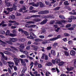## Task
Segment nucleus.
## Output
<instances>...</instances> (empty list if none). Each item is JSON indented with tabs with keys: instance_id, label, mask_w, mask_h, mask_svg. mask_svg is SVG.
<instances>
[{
	"instance_id": "obj_1",
	"label": "nucleus",
	"mask_w": 76,
	"mask_h": 76,
	"mask_svg": "<svg viewBox=\"0 0 76 76\" xmlns=\"http://www.w3.org/2000/svg\"><path fill=\"white\" fill-rule=\"evenodd\" d=\"M29 4L32 5V6H34V7H38L39 4L40 7H43L44 6V4H43L42 2H37L36 4H35L34 2H33L30 3Z\"/></svg>"
},
{
	"instance_id": "obj_2",
	"label": "nucleus",
	"mask_w": 76,
	"mask_h": 76,
	"mask_svg": "<svg viewBox=\"0 0 76 76\" xmlns=\"http://www.w3.org/2000/svg\"><path fill=\"white\" fill-rule=\"evenodd\" d=\"M33 21H27V23H31L32 24H34L35 23V22H40V21H41V19H39L38 18H35L33 19Z\"/></svg>"
},
{
	"instance_id": "obj_3",
	"label": "nucleus",
	"mask_w": 76,
	"mask_h": 76,
	"mask_svg": "<svg viewBox=\"0 0 76 76\" xmlns=\"http://www.w3.org/2000/svg\"><path fill=\"white\" fill-rule=\"evenodd\" d=\"M10 41H7V43H8L10 45H13V42H15L16 41V39L14 38H10Z\"/></svg>"
},
{
	"instance_id": "obj_4",
	"label": "nucleus",
	"mask_w": 76,
	"mask_h": 76,
	"mask_svg": "<svg viewBox=\"0 0 76 76\" xmlns=\"http://www.w3.org/2000/svg\"><path fill=\"white\" fill-rule=\"evenodd\" d=\"M6 10L8 12H7V11H4V14L6 15H9V12H12L13 10V7L12 8H7L6 9Z\"/></svg>"
},
{
	"instance_id": "obj_5",
	"label": "nucleus",
	"mask_w": 76,
	"mask_h": 76,
	"mask_svg": "<svg viewBox=\"0 0 76 76\" xmlns=\"http://www.w3.org/2000/svg\"><path fill=\"white\" fill-rule=\"evenodd\" d=\"M40 16L39 15H31L30 16H28L26 18H25V19H31V18H38L39 17H40Z\"/></svg>"
},
{
	"instance_id": "obj_6",
	"label": "nucleus",
	"mask_w": 76,
	"mask_h": 76,
	"mask_svg": "<svg viewBox=\"0 0 76 76\" xmlns=\"http://www.w3.org/2000/svg\"><path fill=\"white\" fill-rule=\"evenodd\" d=\"M48 13H49V11L47 10L42 11L38 12L39 15H44V14H48Z\"/></svg>"
},
{
	"instance_id": "obj_7",
	"label": "nucleus",
	"mask_w": 76,
	"mask_h": 76,
	"mask_svg": "<svg viewBox=\"0 0 76 76\" xmlns=\"http://www.w3.org/2000/svg\"><path fill=\"white\" fill-rule=\"evenodd\" d=\"M61 38V36L60 35H58L57 36V37H54L52 38H51L49 39V40L50 41H56L57 40V39H59V38Z\"/></svg>"
},
{
	"instance_id": "obj_8",
	"label": "nucleus",
	"mask_w": 76,
	"mask_h": 76,
	"mask_svg": "<svg viewBox=\"0 0 76 76\" xmlns=\"http://www.w3.org/2000/svg\"><path fill=\"white\" fill-rule=\"evenodd\" d=\"M13 60L15 64V66H19L18 63H19V59L16 58H14L13 59Z\"/></svg>"
},
{
	"instance_id": "obj_9",
	"label": "nucleus",
	"mask_w": 76,
	"mask_h": 76,
	"mask_svg": "<svg viewBox=\"0 0 76 76\" xmlns=\"http://www.w3.org/2000/svg\"><path fill=\"white\" fill-rule=\"evenodd\" d=\"M30 37H28L27 38H28L29 39H32L34 38H35V34H34V33L32 32H31L30 33Z\"/></svg>"
},
{
	"instance_id": "obj_10",
	"label": "nucleus",
	"mask_w": 76,
	"mask_h": 76,
	"mask_svg": "<svg viewBox=\"0 0 76 76\" xmlns=\"http://www.w3.org/2000/svg\"><path fill=\"white\" fill-rule=\"evenodd\" d=\"M47 21H48V20H47V19L43 20L40 23V25H45V23H47Z\"/></svg>"
},
{
	"instance_id": "obj_11",
	"label": "nucleus",
	"mask_w": 76,
	"mask_h": 76,
	"mask_svg": "<svg viewBox=\"0 0 76 76\" xmlns=\"http://www.w3.org/2000/svg\"><path fill=\"white\" fill-rule=\"evenodd\" d=\"M20 52H21L22 53H23L24 54H28V51H23L22 49H20Z\"/></svg>"
},
{
	"instance_id": "obj_12",
	"label": "nucleus",
	"mask_w": 76,
	"mask_h": 76,
	"mask_svg": "<svg viewBox=\"0 0 76 76\" xmlns=\"http://www.w3.org/2000/svg\"><path fill=\"white\" fill-rule=\"evenodd\" d=\"M76 54V51L73 50H72L70 51V54L71 56H75Z\"/></svg>"
},
{
	"instance_id": "obj_13",
	"label": "nucleus",
	"mask_w": 76,
	"mask_h": 76,
	"mask_svg": "<svg viewBox=\"0 0 76 76\" xmlns=\"http://www.w3.org/2000/svg\"><path fill=\"white\" fill-rule=\"evenodd\" d=\"M1 53L2 55V58H4V60H7V57H6L5 56H4V54H3V53L2 52H1Z\"/></svg>"
},
{
	"instance_id": "obj_14",
	"label": "nucleus",
	"mask_w": 76,
	"mask_h": 76,
	"mask_svg": "<svg viewBox=\"0 0 76 76\" xmlns=\"http://www.w3.org/2000/svg\"><path fill=\"white\" fill-rule=\"evenodd\" d=\"M5 5L7 7H11V6H12V4L10 2H6L5 3Z\"/></svg>"
},
{
	"instance_id": "obj_15",
	"label": "nucleus",
	"mask_w": 76,
	"mask_h": 76,
	"mask_svg": "<svg viewBox=\"0 0 76 76\" xmlns=\"http://www.w3.org/2000/svg\"><path fill=\"white\" fill-rule=\"evenodd\" d=\"M69 20H68V22H72V20L74 19V16H71V18H69Z\"/></svg>"
},
{
	"instance_id": "obj_16",
	"label": "nucleus",
	"mask_w": 76,
	"mask_h": 76,
	"mask_svg": "<svg viewBox=\"0 0 76 76\" xmlns=\"http://www.w3.org/2000/svg\"><path fill=\"white\" fill-rule=\"evenodd\" d=\"M46 64L48 66H53V64L51 62H48L46 63Z\"/></svg>"
},
{
	"instance_id": "obj_17",
	"label": "nucleus",
	"mask_w": 76,
	"mask_h": 76,
	"mask_svg": "<svg viewBox=\"0 0 76 76\" xmlns=\"http://www.w3.org/2000/svg\"><path fill=\"white\" fill-rule=\"evenodd\" d=\"M31 47H32L34 48V50L35 51H37V47L36 46L31 45Z\"/></svg>"
},
{
	"instance_id": "obj_18",
	"label": "nucleus",
	"mask_w": 76,
	"mask_h": 76,
	"mask_svg": "<svg viewBox=\"0 0 76 76\" xmlns=\"http://www.w3.org/2000/svg\"><path fill=\"white\" fill-rule=\"evenodd\" d=\"M19 41H21V42H25L26 41V39L24 38H21L19 39Z\"/></svg>"
},
{
	"instance_id": "obj_19",
	"label": "nucleus",
	"mask_w": 76,
	"mask_h": 76,
	"mask_svg": "<svg viewBox=\"0 0 76 76\" xmlns=\"http://www.w3.org/2000/svg\"><path fill=\"white\" fill-rule=\"evenodd\" d=\"M51 53L53 56H56V51L53 50H51Z\"/></svg>"
},
{
	"instance_id": "obj_20",
	"label": "nucleus",
	"mask_w": 76,
	"mask_h": 76,
	"mask_svg": "<svg viewBox=\"0 0 76 76\" xmlns=\"http://www.w3.org/2000/svg\"><path fill=\"white\" fill-rule=\"evenodd\" d=\"M19 47L20 48H21V49H22V50H23V48H25V45H24V44H21L20 45V46H19Z\"/></svg>"
},
{
	"instance_id": "obj_21",
	"label": "nucleus",
	"mask_w": 76,
	"mask_h": 76,
	"mask_svg": "<svg viewBox=\"0 0 76 76\" xmlns=\"http://www.w3.org/2000/svg\"><path fill=\"white\" fill-rule=\"evenodd\" d=\"M64 64V62L62 61L59 62L58 64L59 66H63V64Z\"/></svg>"
},
{
	"instance_id": "obj_22",
	"label": "nucleus",
	"mask_w": 76,
	"mask_h": 76,
	"mask_svg": "<svg viewBox=\"0 0 76 76\" xmlns=\"http://www.w3.org/2000/svg\"><path fill=\"white\" fill-rule=\"evenodd\" d=\"M64 53L65 56H69V53L67 51H64Z\"/></svg>"
},
{
	"instance_id": "obj_23",
	"label": "nucleus",
	"mask_w": 76,
	"mask_h": 76,
	"mask_svg": "<svg viewBox=\"0 0 76 76\" xmlns=\"http://www.w3.org/2000/svg\"><path fill=\"white\" fill-rule=\"evenodd\" d=\"M35 42H41L42 41V39H35Z\"/></svg>"
},
{
	"instance_id": "obj_24",
	"label": "nucleus",
	"mask_w": 76,
	"mask_h": 76,
	"mask_svg": "<svg viewBox=\"0 0 76 76\" xmlns=\"http://www.w3.org/2000/svg\"><path fill=\"white\" fill-rule=\"evenodd\" d=\"M56 63L57 64H58V63H59L60 62V59L59 58H56Z\"/></svg>"
},
{
	"instance_id": "obj_25",
	"label": "nucleus",
	"mask_w": 76,
	"mask_h": 76,
	"mask_svg": "<svg viewBox=\"0 0 76 76\" xmlns=\"http://www.w3.org/2000/svg\"><path fill=\"white\" fill-rule=\"evenodd\" d=\"M45 18L46 19H48V18H52V16H51V15H45Z\"/></svg>"
},
{
	"instance_id": "obj_26",
	"label": "nucleus",
	"mask_w": 76,
	"mask_h": 76,
	"mask_svg": "<svg viewBox=\"0 0 76 76\" xmlns=\"http://www.w3.org/2000/svg\"><path fill=\"white\" fill-rule=\"evenodd\" d=\"M18 31L20 32H21V33H23L24 32V31L23 30V29L21 28H19L18 29Z\"/></svg>"
},
{
	"instance_id": "obj_27",
	"label": "nucleus",
	"mask_w": 76,
	"mask_h": 76,
	"mask_svg": "<svg viewBox=\"0 0 76 76\" xmlns=\"http://www.w3.org/2000/svg\"><path fill=\"white\" fill-rule=\"evenodd\" d=\"M17 35L15 34H13L12 33H10V37H16Z\"/></svg>"
},
{
	"instance_id": "obj_28",
	"label": "nucleus",
	"mask_w": 76,
	"mask_h": 76,
	"mask_svg": "<svg viewBox=\"0 0 76 76\" xmlns=\"http://www.w3.org/2000/svg\"><path fill=\"white\" fill-rule=\"evenodd\" d=\"M9 34H10V31L9 30H7V31L6 33V35L8 36V35H9Z\"/></svg>"
},
{
	"instance_id": "obj_29",
	"label": "nucleus",
	"mask_w": 76,
	"mask_h": 76,
	"mask_svg": "<svg viewBox=\"0 0 76 76\" xmlns=\"http://www.w3.org/2000/svg\"><path fill=\"white\" fill-rule=\"evenodd\" d=\"M59 17L62 19H65V17L63 15H59Z\"/></svg>"
},
{
	"instance_id": "obj_30",
	"label": "nucleus",
	"mask_w": 76,
	"mask_h": 76,
	"mask_svg": "<svg viewBox=\"0 0 76 76\" xmlns=\"http://www.w3.org/2000/svg\"><path fill=\"white\" fill-rule=\"evenodd\" d=\"M7 63L9 64L12 65H14L15 64L13 62H12V61H7Z\"/></svg>"
},
{
	"instance_id": "obj_31",
	"label": "nucleus",
	"mask_w": 76,
	"mask_h": 76,
	"mask_svg": "<svg viewBox=\"0 0 76 76\" xmlns=\"http://www.w3.org/2000/svg\"><path fill=\"white\" fill-rule=\"evenodd\" d=\"M64 4L65 6H67V5H69V3H68V1H66L64 2Z\"/></svg>"
},
{
	"instance_id": "obj_32",
	"label": "nucleus",
	"mask_w": 76,
	"mask_h": 76,
	"mask_svg": "<svg viewBox=\"0 0 76 76\" xmlns=\"http://www.w3.org/2000/svg\"><path fill=\"white\" fill-rule=\"evenodd\" d=\"M49 75H51V73L49 72H46L45 76H49Z\"/></svg>"
},
{
	"instance_id": "obj_33",
	"label": "nucleus",
	"mask_w": 76,
	"mask_h": 76,
	"mask_svg": "<svg viewBox=\"0 0 76 76\" xmlns=\"http://www.w3.org/2000/svg\"><path fill=\"white\" fill-rule=\"evenodd\" d=\"M10 19H14L15 18V16L13 15H12L10 16Z\"/></svg>"
},
{
	"instance_id": "obj_34",
	"label": "nucleus",
	"mask_w": 76,
	"mask_h": 76,
	"mask_svg": "<svg viewBox=\"0 0 76 76\" xmlns=\"http://www.w3.org/2000/svg\"><path fill=\"white\" fill-rule=\"evenodd\" d=\"M60 9V7H56V8H54V10H55V11H57V10H58Z\"/></svg>"
},
{
	"instance_id": "obj_35",
	"label": "nucleus",
	"mask_w": 76,
	"mask_h": 76,
	"mask_svg": "<svg viewBox=\"0 0 76 76\" xmlns=\"http://www.w3.org/2000/svg\"><path fill=\"white\" fill-rule=\"evenodd\" d=\"M0 42L1 43H2V45H4V46H5V44H6V43L5 42H3L2 40H1V39H0Z\"/></svg>"
},
{
	"instance_id": "obj_36",
	"label": "nucleus",
	"mask_w": 76,
	"mask_h": 76,
	"mask_svg": "<svg viewBox=\"0 0 76 76\" xmlns=\"http://www.w3.org/2000/svg\"><path fill=\"white\" fill-rule=\"evenodd\" d=\"M0 34H2V35L5 34V31L3 30H1L0 31Z\"/></svg>"
},
{
	"instance_id": "obj_37",
	"label": "nucleus",
	"mask_w": 76,
	"mask_h": 76,
	"mask_svg": "<svg viewBox=\"0 0 76 76\" xmlns=\"http://www.w3.org/2000/svg\"><path fill=\"white\" fill-rule=\"evenodd\" d=\"M34 62H31V64L30 65V66H31L30 67V69H31L32 68V67H33V66H34Z\"/></svg>"
},
{
	"instance_id": "obj_38",
	"label": "nucleus",
	"mask_w": 76,
	"mask_h": 76,
	"mask_svg": "<svg viewBox=\"0 0 76 76\" xmlns=\"http://www.w3.org/2000/svg\"><path fill=\"white\" fill-rule=\"evenodd\" d=\"M13 10H16L17 9L16 8L17 6L15 4H13Z\"/></svg>"
},
{
	"instance_id": "obj_39",
	"label": "nucleus",
	"mask_w": 76,
	"mask_h": 76,
	"mask_svg": "<svg viewBox=\"0 0 76 76\" xmlns=\"http://www.w3.org/2000/svg\"><path fill=\"white\" fill-rule=\"evenodd\" d=\"M52 63L53 64H55L56 63V59L55 60L53 59L52 60Z\"/></svg>"
},
{
	"instance_id": "obj_40",
	"label": "nucleus",
	"mask_w": 76,
	"mask_h": 76,
	"mask_svg": "<svg viewBox=\"0 0 76 76\" xmlns=\"http://www.w3.org/2000/svg\"><path fill=\"white\" fill-rule=\"evenodd\" d=\"M57 44H58V43L57 42H55L54 43V44H53V47H56L57 46Z\"/></svg>"
},
{
	"instance_id": "obj_41",
	"label": "nucleus",
	"mask_w": 76,
	"mask_h": 76,
	"mask_svg": "<svg viewBox=\"0 0 76 76\" xmlns=\"http://www.w3.org/2000/svg\"><path fill=\"white\" fill-rule=\"evenodd\" d=\"M52 48L50 46H49L47 47L46 50H48V51H49V50H51V49Z\"/></svg>"
},
{
	"instance_id": "obj_42",
	"label": "nucleus",
	"mask_w": 76,
	"mask_h": 76,
	"mask_svg": "<svg viewBox=\"0 0 76 76\" xmlns=\"http://www.w3.org/2000/svg\"><path fill=\"white\" fill-rule=\"evenodd\" d=\"M31 13H34L36 12H38V11L37 10H32V11H30Z\"/></svg>"
},
{
	"instance_id": "obj_43",
	"label": "nucleus",
	"mask_w": 76,
	"mask_h": 76,
	"mask_svg": "<svg viewBox=\"0 0 76 76\" xmlns=\"http://www.w3.org/2000/svg\"><path fill=\"white\" fill-rule=\"evenodd\" d=\"M21 61L23 65H24V66L25 64H26L25 63V61H23V60H21Z\"/></svg>"
},
{
	"instance_id": "obj_44",
	"label": "nucleus",
	"mask_w": 76,
	"mask_h": 76,
	"mask_svg": "<svg viewBox=\"0 0 76 76\" xmlns=\"http://www.w3.org/2000/svg\"><path fill=\"white\" fill-rule=\"evenodd\" d=\"M64 36L65 37H69L70 36V34H69L68 33H65L64 34Z\"/></svg>"
},
{
	"instance_id": "obj_45",
	"label": "nucleus",
	"mask_w": 76,
	"mask_h": 76,
	"mask_svg": "<svg viewBox=\"0 0 76 76\" xmlns=\"http://www.w3.org/2000/svg\"><path fill=\"white\" fill-rule=\"evenodd\" d=\"M20 57L22 58H25L26 56L24 55H22L21 56H20Z\"/></svg>"
},
{
	"instance_id": "obj_46",
	"label": "nucleus",
	"mask_w": 76,
	"mask_h": 76,
	"mask_svg": "<svg viewBox=\"0 0 76 76\" xmlns=\"http://www.w3.org/2000/svg\"><path fill=\"white\" fill-rule=\"evenodd\" d=\"M23 33H24V34L26 36H28V35H29V34L28 32H27L26 31H24V32Z\"/></svg>"
},
{
	"instance_id": "obj_47",
	"label": "nucleus",
	"mask_w": 76,
	"mask_h": 76,
	"mask_svg": "<svg viewBox=\"0 0 76 76\" xmlns=\"http://www.w3.org/2000/svg\"><path fill=\"white\" fill-rule=\"evenodd\" d=\"M4 54H7V55H9L10 54L9 52L7 51H5L4 52Z\"/></svg>"
},
{
	"instance_id": "obj_48",
	"label": "nucleus",
	"mask_w": 76,
	"mask_h": 76,
	"mask_svg": "<svg viewBox=\"0 0 76 76\" xmlns=\"http://www.w3.org/2000/svg\"><path fill=\"white\" fill-rule=\"evenodd\" d=\"M68 43L69 44H73V41L72 40L69 41Z\"/></svg>"
},
{
	"instance_id": "obj_49",
	"label": "nucleus",
	"mask_w": 76,
	"mask_h": 76,
	"mask_svg": "<svg viewBox=\"0 0 76 76\" xmlns=\"http://www.w3.org/2000/svg\"><path fill=\"white\" fill-rule=\"evenodd\" d=\"M42 65H41V64H38V67H39V68H42Z\"/></svg>"
},
{
	"instance_id": "obj_50",
	"label": "nucleus",
	"mask_w": 76,
	"mask_h": 76,
	"mask_svg": "<svg viewBox=\"0 0 76 76\" xmlns=\"http://www.w3.org/2000/svg\"><path fill=\"white\" fill-rule=\"evenodd\" d=\"M14 23V25L15 26H17V25H19V23L18 22H16V21H15V23Z\"/></svg>"
},
{
	"instance_id": "obj_51",
	"label": "nucleus",
	"mask_w": 76,
	"mask_h": 76,
	"mask_svg": "<svg viewBox=\"0 0 76 76\" xmlns=\"http://www.w3.org/2000/svg\"><path fill=\"white\" fill-rule=\"evenodd\" d=\"M8 66H9V67L11 69H13V67H14V65H12V66L8 64Z\"/></svg>"
},
{
	"instance_id": "obj_52",
	"label": "nucleus",
	"mask_w": 76,
	"mask_h": 76,
	"mask_svg": "<svg viewBox=\"0 0 76 76\" xmlns=\"http://www.w3.org/2000/svg\"><path fill=\"white\" fill-rule=\"evenodd\" d=\"M62 48H63V49H64V50H65L66 51H68V49L67 48L64 47V46H63Z\"/></svg>"
},
{
	"instance_id": "obj_53",
	"label": "nucleus",
	"mask_w": 76,
	"mask_h": 76,
	"mask_svg": "<svg viewBox=\"0 0 76 76\" xmlns=\"http://www.w3.org/2000/svg\"><path fill=\"white\" fill-rule=\"evenodd\" d=\"M36 25H31L30 26L28 27V28H32V27H35Z\"/></svg>"
},
{
	"instance_id": "obj_54",
	"label": "nucleus",
	"mask_w": 76,
	"mask_h": 76,
	"mask_svg": "<svg viewBox=\"0 0 76 76\" xmlns=\"http://www.w3.org/2000/svg\"><path fill=\"white\" fill-rule=\"evenodd\" d=\"M71 26V25L70 24H67L66 26V28H69V27H70Z\"/></svg>"
},
{
	"instance_id": "obj_55",
	"label": "nucleus",
	"mask_w": 76,
	"mask_h": 76,
	"mask_svg": "<svg viewBox=\"0 0 76 76\" xmlns=\"http://www.w3.org/2000/svg\"><path fill=\"white\" fill-rule=\"evenodd\" d=\"M13 67L14 70H15V71H16V70H18V68H17V67H16V66H14Z\"/></svg>"
},
{
	"instance_id": "obj_56",
	"label": "nucleus",
	"mask_w": 76,
	"mask_h": 76,
	"mask_svg": "<svg viewBox=\"0 0 76 76\" xmlns=\"http://www.w3.org/2000/svg\"><path fill=\"white\" fill-rule=\"evenodd\" d=\"M12 75L14 76V75H15V76H17V75H18V74L17 73V72H15L14 73H13Z\"/></svg>"
},
{
	"instance_id": "obj_57",
	"label": "nucleus",
	"mask_w": 76,
	"mask_h": 76,
	"mask_svg": "<svg viewBox=\"0 0 76 76\" xmlns=\"http://www.w3.org/2000/svg\"><path fill=\"white\" fill-rule=\"evenodd\" d=\"M68 30H74V28L73 27H71L68 28Z\"/></svg>"
},
{
	"instance_id": "obj_58",
	"label": "nucleus",
	"mask_w": 76,
	"mask_h": 76,
	"mask_svg": "<svg viewBox=\"0 0 76 76\" xmlns=\"http://www.w3.org/2000/svg\"><path fill=\"white\" fill-rule=\"evenodd\" d=\"M12 32L13 33V34H16L18 33V32L15 30H13Z\"/></svg>"
},
{
	"instance_id": "obj_59",
	"label": "nucleus",
	"mask_w": 76,
	"mask_h": 76,
	"mask_svg": "<svg viewBox=\"0 0 76 76\" xmlns=\"http://www.w3.org/2000/svg\"><path fill=\"white\" fill-rule=\"evenodd\" d=\"M48 56H47V55L45 56V60H48Z\"/></svg>"
},
{
	"instance_id": "obj_60",
	"label": "nucleus",
	"mask_w": 76,
	"mask_h": 76,
	"mask_svg": "<svg viewBox=\"0 0 76 76\" xmlns=\"http://www.w3.org/2000/svg\"><path fill=\"white\" fill-rule=\"evenodd\" d=\"M11 48L13 49V50H14L15 51H18V50L17 49V48H14V47L12 46Z\"/></svg>"
},
{
	"instance_id": "obj_61",
	"label": "nucleus",
	"mask_w": 76,
	"mask_h": 76,
	"mask_svg": "<svg viewBox=\"0 0 76 76\" xmlns=\"http://www.w3.org/2000/svg\"><path fill=\"white\" fill-rule=\"evenodd\" d=\"M39 37L40 38L43 39V38H44V36L43 35H40L39 36Z\"/></svg>"
},
{
	"instance_id": "obj_62",
	"label": "nucleus",
	"mask_w": 76,
	"mask_h": 76,
	"mask_svg": "<svg viewBox=\"0 0 76 76\" xmlns=\"http://www.w3.org/2000/svg\"><path fill=\"white\" fill-rule=\"evenodd\" d=\"M74 65L75 67H76V59H75V61L74 62Z\"/></svg>"
},
{
	"instance_id": "obj_63",
	"label": "nucleus",
	"mask_w": 76,
	"mask_h": 76,
	"mask_svg": "<svg viewBox=\"0 0 76 76\" xmlns=\"http://www.w3.org/2000/svg\"><path fill=\"white\" fill-rule=\"evenodd\" d=\"M42 33H45V28H43L42 31Z\"/></svg>"
},
{
	"instance_id": "obj_64",
	"label": "nucleus",
	"mask_w": 76,
	"mask_h": 76,
	"mask_svg": "<svg viewBox=\"0 0 76 76\" xmlns=\"http://www.w3.org/2000/svg\"><path fill=\"white\" fill-rule=\"evenodd\" d=\"M26 50H30V49H31V48L30 47V46H27L26 47Z\"/></svg>"
}]
</instances>
